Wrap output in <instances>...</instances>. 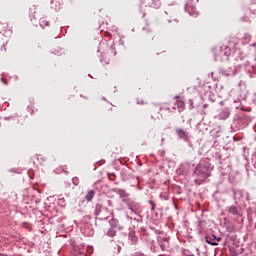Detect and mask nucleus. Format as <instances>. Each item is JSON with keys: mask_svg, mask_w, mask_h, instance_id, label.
Masks as SVG:
<instances>
[{"mask_svg": "<svg viewBox=\"0 0 256 256\" xmlns=\"http://www.w3.org/2000/svg\"><path fill=\"white\" fill-rule=\"evenodd\" d=\"M194 175L196 176L195 183L201 185L211 177V164L209 162L199 163L195 168Z\"/></svg>", "mask_w": 256, "mask_h": 256, "instance_id": "nucleus-1", "label": "nucleus"}, {"mask_svg": "<svg viewBox=\"0 0 256 256\" xmlns=\"http://www.w3.org/2000/svg\"><path fill=\"white\" fill-rule=\"evenodd\" d=\"M206 243H209V245H213L214 247H217V245H219L216 241H221V237L215 236V235H211V236H206Z\"/></svg>", "mask_w": 256, "mask_h": 256, "instance_id": "nucleus-2", "label": "nucleus"}, {"mask_svg": "<svg viewBox=\"0 0 256 256\" xmlns=\"http://www.w3.org/2000/svg\"><path fill=\"white\" fill-rule=\"evenodd\" d=\"M176 133L180 139H187L188 135L185 130L182 128H177Z\"/></svg>", "mask_w": 256, "mask_h": 256, "instance_id": "nucleus-3", "label": "nucleus"}, {"mask_svg": "<svg viewBox=\"0 0 256 256\" xmlns=\"http://www.w3.org/2000/svg\"><path fill=\"white\" fill-rule=\"evenodd\" d=\"M227 212L230 213V215H239V210L235 206H229Z\"/></svg>", "mask_w": 256, "mask_h": 256, "instance_id": "nucleus-4", "label": "nucleus"}, {"mask_svg": "<svg viewBox=\"0 0 256 256\" xmlns=\"http://www.w3.org/2000/svg\"><path fill=\"white\" fill-rule=\"evenodd\" d=\"M95 197V190H90L85 196L86 201L90 202L93 201V198Z\"/></svg>", "mask_w": 256, "mask_h": 256, "instance_id": "nucleus-5", "label": "nucleus"}, {"mask_svg": "<svg viewBox=\"0 0 256 256\" xmlns=\"http://www.w3.org/2000/svg\"><path fill=\"white\" fill-rule=\"evenodd\" d=\"M115 174H108V179L110 180V181H115Z\"/></svg>", "mask_w": 256, "mask_h": 256, "instance_id": "nucleus-6", "label": "nucleus"}, {"mask_svg": "<svg viewBox=\"0 0 256 256\" xmlns=\"http://www.w3.org/2000/svg\"><path fill=\"white\" fill-rule=\"evenodd\" d=\"M74 185H79V179L78 178H73L72 179Z\"/></svg>", "mask_w": 256, "mask_h": 256, "instance_id": "nucleus-7", "label": "nucleus"}, {"mask_svg": "<svg viewBox=\"0 0 256 256\" xmlns=\"http://www.w3.org/2000/svg\"><path fill=\"white\" fill-rule=\"evenodd\" d=\"M149 203L152 204L151 210H152V211H155V203H153V201H149Z\"/></svg>", "mask_w": 256, "mask_h": 256, "instance_id": "nucleus-8", "label": "nucleus"}, {"mask_svg": "<svg viewBox=\"0 0 256 256\" xmlns=\"http://www.w3.org/2000/svg\"><path fill=\"white\" fill-rule=\"evenodd\" d=\"M132 241H133L134 243H137V238H136L135 236H132Z\"/></svg>", "mask_w": 256, "mask_h": 256, "instance_id": "nucleus-9", "label": "nucleus"}, {"mask_svg": "<svg viewBox=\"0 0 256 256\" xmlns=\"http://www.w3.org/2000/svg\"><path fill=\"white\" fill-rule=\"evenodd\" d=\"M1 51H7V48H5V45L2 46Z\"/></svg>", "mask_w": 256, "mask_h": 256, "instance_id": "nucleus-10", "label": "nucleus"}, {"mask_svg": "<svg viewBox=\"0 0 256 256\" xmlns=\"http://www.w3.org/2000/svg\"><path fill=\"white\" fill-rule=\"evenodd\" d=\"M179 105H180V107H183V105H185V103L179 102Z\"/></svg>", "mask_w": 256, "mask_h": 256, "instance_id": "nucleus-11", "label": "nucleus"}, {"mask_svg": "<svg viewBox=\"0 0 256 256\" xmlns=\"http://www.w3.org/2000/svg\"><path fill=\"white\" fill-rule=\"evenodd\" d=\"M109 235H110V237H113V235H115V234L113 232H110Z\"/></svg>", "mask_w": 256, "mask_h": 256, "instance_id": "nucleus-12", "label": "nucleus"}]
</instances>
